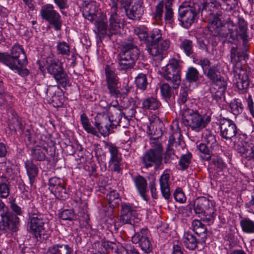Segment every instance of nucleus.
Listing matches in <instances>:
<instances>
[{"mask_svg":"<svg viewBox=\"0 0 254 254\" xmlns=\"http://www.w3.org/2000/svg\"><path fill=\"white\" fill-rule=\"evenodd\" d=\"M0 62L8 66L13 70H16L22 76H26L29 73L25 67L27 64L26 54L22 46L16 44L11 48L10 54L0 53Z\"/></svg>","mask_w":254,"mask_h":254,"instance_id":"1","label":"nucleus"},{"mask_svg":"<svg viewBox=\"0 0 254 254\" xmlns=\"http://www.w3.org/2000/svg\"><path fill=\"white\" fill-rule=\"evenodd\" d=\"M10 206L15 214L0 199V234L16 232L18 229L19 218L17 215H22V209L16 203H12Z\"/></svg>","mask_w":254,"mask_h":254,"instance_id":"2","label":"nucleus"},{"mask_svg":"<svg viewBox=\"0 0 254 254\" xmlns=\"http://www.w3.org/2000/svg\"><path fill=\"white\" fill-rule=\"evenodd\" d=\"M248 23L241 16L238 17V26L232 20H229L218 30V34L224 38H229L233 41L242 39L246 44L248 40Z\"/></svg>","mask_w":254,"mask_h":254,"instance_id":"3","label":"nucleus"},{"mask_svg":"<svg viewBox=\"0 0 254 254\" xmlns=\"http://www.w3.org/2000/svg\"><path fill=\"white\" fill-rule=\"evenodd\" d=\"M210 121L209 116H203L193 109L189 110L182 114V123L187 127L188 130L191 129L196 132L205 128Z\"/></svg>","mask_w":254,"mask_h":254,"instance_id":"4","label":"nucleus"},{"mask_svg":"<svg viewBox=\"0 0 254 254\" xmlns=\"http://www.w3.org/2000/svg\"><path fill=\"white\" fill-rule=\"evenodd\" d=\"M163 148L161 142L154 140L151 143V148L146 151L142 157V163L146 167L155 165V174H159L157 171L163 169Z\"/></svg>","mask_w":254,"mask_h":254,"instance_id":"5","label":"nucleus"},{"mask_svg":"<svg viewBox=\"0 0 254 254\" xmlns=\"http://www.w3.org/2000/svg\"><path fill=\"white\" fill-rule=\"evenodd\" d=\"M113 107L118 111L117 117L114 118L113 115L108 117L102 116L101 117H96L95 119L94 126L97 131L104 137L107 136L110 133V130L116 128L119 125L122 113L119 106L114 105Z\"/></svg>","mask_w":254,"mask_h":254,"instance_id":"6","label":"nucleus"},{"mask_svg":"<svg viewBox=\"0 0 254 254\" xmlns=\"http://www.w3.org/2000/svg\"><path fill=\"white\" fill-rule=\"evenodd\" d=\"M193 209L203 221L211 224L215 219L216 211L214 203L204 197L196 198L193 202Z\"/></svg>","mask_w":254,"mask_h":254,"instance_id":"7","label":"nucleus"},{"mask_svg":"<svg viewBox=\"0 0 254 254\" xmlns=\"http://www.w3.org/2000/svg\"><path fill=\"white\" fill-rule=\"evenodd\" d=\"M197 12L193 3L184 1L178 8V20L186 28L190 27L197 19Z\"/></svg>","mask_w":254,"mask_h":254,"instance_id":"8","label":"nucleus"},{"mask_svg":"<svg viewBox=\"0 0 254 254\" xmlns=\"http://www.w3.org/2000/svg\"><path fill=\"white\" fill-rule=\"evenodd\" d=\"M47 225L48 219L46 216L28 220V231L37 241L45 240L48 238L49 234L46 230Z\"/></svg>","mask_w":254,"mask_h":254,"instance_id":"9","label":"nucleus"},{"mask_svg":"<svg viewBox=\"0 0 254 254\" xmlns=\"http://www.w3.org/2000/svg\"><path fill=\"white\" fill-rule=\"evenodd\" d=\"M204 74L210 80L212 86L218 92L220 93V95L225 92L227 89V81L221 76L218 65H212Z\"/></svg>","mask_w":254,"mask_h":254,"instance_id":"10","label":"nucleus"},{"mask_svg":"<svg viewBox=\"0 0 254 254\" xmlns=\"http://www.w3.org/2000/svg\"><path fill=\"white\" fill-rule=\"evenodd\" d=\"M40 15L43 19L54 27L55 30L60 31L61 29L62 21L61 15L55 10L53 4L44 5L40 10Z\"/></svg>","mask_w":254,"mask_h":254,"instance_id":"11","label":"nucleus"},{"mask_svg":"<svg viewBox=\"0 0 254 254\" xmlns=\"http://www.w3.org/2000/svg\"><path fill=\"white\" fill-rule=\"evenodd\" d=\"M164 78L172 83L174 89H177L181 83V68L179 61L172 59L164 69Z\"/></svg>","mask_w":254,"mask_h":254,"instance_id":"12","label":"nucleus"},{"mask_svg":"<svg viewBox=\"0 0 254 254\" xmlns=\"http://www.w3.org/2000/svg\"><path fill=\"white\" fill-rule=\"evenodd\" d=\"M105 71L108 92L111 97L117 98L121 94L120 78L109 65L106 66Z\"/></svg>","mask_w":254,"mask_h":254,"instance_id":"13","label":"nucleus"},{"mask_svg":"<svg viewBox=\"0 0 254 254\" xmlns=\"http://www.w3.org/2000/svg\"><path fill=\"white\" fill-rule=\"evenodd\" d=\"M142 0H120L121 6L124 8L127 17L131 19L139 20L143 14Z\"/></svg>","mask_w":254,"mask_h":254,"instance_id":"14","label":"nucleus"},{"mask_svg":"<svg viewBox=\"0 0 254 254\" xmlns=\"http://www.w3.org/2000/svg\"><path fill=\"white\" fill-rule=\"evenodd\" d=\"M170 46V41L168 39H161L156 42H148L147 51L154 57H159L162 59L165 56Z\"/></svg>","mask_w":254,"mask_h":254,"instance_id":"15","label":"nucleus"},{"mask_svg":"<svg viewBox=\"0 0 254 254\" xmlns=\"http://www.w3.org/2000/svg\"><path fill=\"white\" fill-rule=\"evenodd\" d=\"M121 207V216L119 219L121 223L133 225L138 222V215L134 207L126 203H122Z\"/></svg>","mask_w":254,"mask_h":254,"instance_id":"16","label":"nucleus"},{"mask_svg":"<svg viewBox=\"0 0 254 254\" xmlns=\"http://www.w3.org/2000/svg\"><path fill=\"white\" fill-rule=\"evenodd\" d=\"M148 230L142 228L135 233L131 238L134 244H139L141 249L146 254H149L152 250V245L151 240L148 237Z\"/></svg>","mask_w":254,"mask_h":254,"instance_id":"17","label":"nucleus"},{"mask_svg":"<svg viewBox=\"0 0 254 254\" xmlns=\"http://www.w3.org/2000/svg\"><path fill=\"white\" fill-rule=\"evenodd\" d=\"M236 2V0H211L210 2L204 3L202 13L211 10V8H213V12H211V14H215L214 10H218L220 8L224 10H231Z\"/></svg>","mask_w":254,"mask_h":254,"instance_id":"18","label":"nucleus"},{"mask_svg":"<svg viewBox=\"0 0 254 254\" xmlns=\"http://www.w3.org/2000/svg\"><path fill=\"white\" fill-rule=\"evenodd\" d=\"M182 135L180 129L177 127L175 130H172L169 139V147L173 148L174 146L175 149H173L174 152H178L180 154H185L186 144L182 139Z\"/></svg>","mask_w":254,"mask_h":254,"instance_id":"19","label":"nucleus"},{"mask_svg":"<svg viewBox=\"0 0 254 254\" xmlns=\"http://www.w3.org/2000/svg\"><path fill=\"white\" fill-rule=\"evenodd\" d=\"M220 135L221 137L226 139H232L236 135L237 127L235 123L225 118L220 121Z\"/></svg>","mask_w":254,"mask_h":254,"instance_id":"20","label":"nucleus"},{"mask_svg":"<svg viewBox=\"0 0 254 254\" xmlns=\"http://www.w3.org/2000/svg\"><path fill=\"white\" fill-rule=\"evenodd\" d=\"M120 54L136 62L139 56V50L133 39L128 40L122 46Z\"/></svg>","mask_w":254,"mask_h":254,"instance_id":"21","label":"nucleus"},{"mask_svg":"<svg viewBox=\"0 0 254 254\" xmlns=\"http://www.w3.org/2000/svg\"><path fill=\"white\" fill-rule=\"evenodd\" d=\"M120 0H109V5L110 6V29L117 30L119 28L118 3Z\"/></svg>","mask_w":254,"mask_h":254,"instance_id":"22","label":"nucleus"},{"mask_svg":"<svg viewBox=\"0 0 254 254\" xmlns=\"http://www.w3.org/2000/svg\"><path fill=\"white\" fill-rule=\"evenodd\" d=\"M182 242L186 249L189 250H194L197 248L198 244L203 243L199 241V239L194 234L190 232H185L182 238Z\"/></svg>","mask_w":254,"mask_h":254,"instance_id":"23","label":"nucleus"},{"mask_svg":"<svg viewBox=\"0 0 254 254\" xmlns=\"http://www.w3.org/2000/svg\"><path fill=\"white\" fill-rule=\"evenodd\" d=\"M98 10V5L94 1H90L85 3L83 7L82 14L85 19L93 21L97 17Z\"/></svg>","mask_w":254,"mask_h":254,"instance_id":"24","label":"nucleus"},{"mask_svg":"<svg viewBox=\"0 0 254 254\" xmlns=\"http://www.w3.org/2000/svg\"><path fill=\"white\" fill-rule=\"evenodd\" d=\"M133 180L136 188L140 195L144 200L148 201L149 198L146 194L147 191L146 179L142 176H136Z\"/></svg>","mask_w":254,"mask_h":254,"instance_id":"25","label":"nucleus"},{"mask_svg":"<svg viewBox=\"0 0 254 254\" xmlns=\"http://www.w3.org/2000/svg\"><path fill=\"white\" fill-rule=\"evenodd\" d=\"M119 20V28L117 30H112L110 29V18H109V25L108 26L107 22L103 20L96 21L95 25L97 27L99 34L103 36L108 35L111 37L113 34H115L118 32L121 28V20Z\"/></svg>","mask_w":254,"mask_h":254,"instance_id":"26","label":"nucleus"},{"mask_svg":"<svg viewBox=\"0 0 254 254\" xmlns=\"http://www.w3.org/2000/svg\"><path fill=\"white\" fill-rule=\"evenodd\" d=\"M46 63L47 71L53 76L64 70L63 63L58 60L48 58Z\"/></svg>","mask_w":254,"mask_h":254,"instance_id":"27","label":"nucleus"},{"mask_svg":"<svg viewBox=\"0 0 254 254\" xmlns=\"http://www.w3.org/2000/svg\"><path fill=\"white\" fill-rule=\"evenodd\" d=\"M192 227L195 232L194 234L199 239V241L205 243L207 236V229L205 225L199 220H194L192 222Z\"/></svg>","mask_w":254,"mask_h":254,"instance_id":"28","label":"nucleus"},{"mask_svg":"<svg viewBox=\"0 0 254 254\" xmlns=\"http://www.w3.org/2000/svg\"><path fill=\"white\" fill-rule=\"evenodd\" d=\"M235 84L238 89L242 93L247 91L250 85L248 75L244 70L240 72L236 77Z\"/></svg>","mask_w":254,"mask_h":254,"instance_id":"29","label":"nucleus"},{"mask_svg":"<svg viewBox=\"0 0 254 254\" xmlns=\"http://www.w3.org/2000/svg\"><path fill=\"white\" fill-rule=\"evenodd\" d=\"M188 96V92L186 89L181 90L178 102L180 104L182 114L188 112L189 110L192 109L191 108L193 105Z\"/></svg>","mask_w":254,"mask_h":254,"instance_id":"30","label":"nucleus"},{"mask_svg":"<svg viewBox=\"0 0 254 254\" xmlns=\"http://www.w3.org/2000/svg\"><path fill=\"white\" fill-rule=\"evenodd\" d=\"M49 252L52 254H73V249L69 245L56 244L49 248Z\"/></svg>","mask_w":254,"mask_h":254,"instance_id":"31","label":"nucleus"},{"mask_svg":"<svg viewBox=\"0 0 254 254\" xmlns=\"http://www.w3.org/2000/svg\"><path fill=\"white\" fill-rule=\"evenodd\" d=\"M118 68L120 70H127L132 68L135 62L119 53L118 55Z\"/></svg>","mask_w":254,"mask_h":254,"instance_id":"32","label":"nucleus"},{"mask_svg":"<svg viewBox=\"0 0 254 254\" xmlns=\"http://www.w3.org/2000/svg\"><path fill=\"white\" fill-rule=\"evenodd\" d=\"M169 180V176H161L159 180L161 191L166 199H169L171 195Z\"/></svg>","mask_w":254,"mask_h":254,"instance_id":"33","label":"nucleus"},{"mask_svg":"<svg viewBox=\"0 0 254 254\" xmlns=\"http://www.w3.org/2000/svg\"><path fill=\"white\" fill-rule=\"evenodd\" d=\"M56 80L58 87L65 88L67 86H70L69 77L66 72L64 70L63 71L53 76Z\"/></svg>","mask_w":254,"mask_h":254,"instance_id":"34","label":"nucleus"},{"mask_svg":"<svg viewBox=\"0 0 254 254\" xmlns=\"http://www.w3.org/2000/svg\"><path fill=\"white\" fill-rule=\"evenodd\" d=\"M202 137L204 141L207 143V145H209L210 148L212 149L218 147L216 136L211 131L206 129L202 133Z\"/></svg>","mask_w":254,"mask_h":254,"instance_id":"35","label":"nucleus"},{"mask_svg":"<svg viewBox=\"0 0 254 254\" xmlns=\"http://www.w3.org/2000/svg\"><path fill=\"white\" fill-rule=\"evenodd\" d=\"M74 209L77 211V214L81 217H84L87 212V203L78 197L73 200L71 203Z\"/></svg>","mask_w":254,"mask_h":254,"instance_id":"36","label":"nucleus"},{"mask_svg":"<svg viewBox=\"0 0 254 254\" xmlns=\"http://www.w3.org/2000/svg\"><path fill=\"white\" fill-rule=\"evenodd\" d=\"M199 72L198 70L193 66L189 67L186 73V79L189 83H195L200 79Z\"/></svg>","mask_w":254,"mask_h":254,"instance_id":"37","label":"nucleus"},{"mask_svg":"<svg viewBox=\"0 0 254 254\" xmlns=\"http://www.w3.org/2000/svg\"><path fill=\"white\" fill-rule=\"evenodd\" d=\"M209 145L204 143H201L197 145V148L199 151L200 157L204 161H209L211 159L212 151L209 149Z\"/></svg>","mask_w":254,"mask_h":254,"instance_id":"38","label":"nucleus"},{"mask_svg":"<svg viewBox=\"0 0 254 254\" xmlns=\"http://www.w3.org/2000/svg\"><path fill=\"white\" fill-rule=\"evenodd\" d=\"M161 103L160 102L154 97H148L144 99L142 103V108L144 109L153 110H155L157 109Z\"/></svg>","mask_w":254,"mask_h":254,"instance_id":"39","label":"nucleus"},{"mask_svg":"<svg viewBox=\"0 0 254 254\" xmlns=\"http://www.w3.org/2000/svg\"><path fill=\"white\" fill-rule=\"evenodd\" d=\"M80 121L83 128L87 132L94 135H97L96 129L91 125L89 119L85 113H83L81 115Z\"/></svg>","mask_w":254,"mask_h":254,"instance_id":"40","label":"nucleus"},{"mask_svg":"<svg viewBox=\"0 0 254 254\" xmlns=\"http://www.w3.org/2000/svg\"><path fill=\"white\" fill-rule=\"evenodd\" d=\"M215 14H211L213 12V8H211V10L209 11H204V12H208V14L206 16L209 17V21L212 24H214L216 26H218L221 24V20L222 16V12L221 11L214 10Z\"/></svg>","mask_w":254,"mask_h":254,"instance_id":"41","label":"nucleus"},{"mask_svg":"<svg viewBox=\"0 0 254 254\" xmlns=\"http://www.w3.org/2000/svg\"><path fill=\"white\" fill-rule=\"evenodd\" d=\"M173 0H165V11L164 19L165 21L169 24L172 23L174 20V15L173 9L171 7Z\"/></svg>","mask_w":254,"mask_h":254,"instance_id":"42","label":"nucleus"},{"mask_svg":"<svg viewBox=\"0 0 254 254\" xmlns=\"http://www.w3.org/2000/svg\"><path fill=\"white\" fill-rule=\"evenodd\" d=\"M242 231L248 234L254 233V221L248 218H244L240 221Z\"/></svg>","mask_w":254,"mask_h":254,"instance_id":"43","label":"nucleus"},{"mask_svg":"<svg viewBox=\"0 0 254 254\" xmlns=\"http://www.w3.org/2000/svg\"><path fill=\"white\" fill-rule=\"evenodd\" d=\"M47 149L44 147H36L32 150V156L33 159L36 161H43L46 158V153Z\"/></svg>","mask_w":254,"mask_h":254,"instance_id":"44","label":"nucleus"},{"mask_svg":"<svg viewBox=\"0 0 254 254\" xmlns=\"http://www.w3.org/2000/svg\"><path fill=\"white\" fill-rule=\"evenodd\" d=\"M164 4L163 0L160 1L156 5L155 11L153 13V18L158 25L162 22Z\"/></svg>","mask_w":254,"mask_h":254,"instance_id":"45","label":"nucleus"},{"mask_svg":"<svg viewBox=\"0 0 254 254\" xmlns=\"http://www.w3.org/2000/svg\"><path fill=\"white\" fill-rule=\"evenodd\" d=\"M193 47L192 41L189 39L183 40L180 44L181 49L183 50L185 54L188 57H190L193 53Z\"/></svg>","mask_w":254,"mask_h":254,"instance_id":"46","label":"nucleus"},{"mask_svg":"<svg viewBox=\"0 0 254 254\" xmlns=\"http://www.w3.org/2000/svg\"><path fill=\"white\" fill-rule=\"evenodd\" d=\"M7 179L5 176H0V196L2 198H6L9 194V188L6 182Z\"/></svg>","mask_w":254,"mask_h":254,"instance_id":"47","label":"nucleus"},{"mask_svg":"<svg viewBox=\"0 0 254 254\" xmlns=\"http://www.w3.org/2000/svg\"><path fill=\"white\" fill-rule=\"evenodd\" d=\"M135 83L137 88L145 90L148 84L146 74L143 73H139L135 77Z\"/></svg>","mask_w":254,"mask_h":254,"instance_id":"48","label":"nucleus"},{"mask_svg":"<svg viewBox=\"0 0 254 254\" xmlns=\"http://www.w3.org/2000/svg\"><path fill=\"white\" fill-rule=\"evenodd\" d=\"M107 146L110 154L109 161L122 159V154L120 152L117 146L112 143H108Z\"/></svg>","mask_w":254,"mask_h":254,"instance_id":"49","label":"nucleus"},{"mask_svg":"<svg viewBox=\"0 0 254 254\" xmlns=\"http://www.w3.org/2000/svg\"><path fill=\"white\" fill-rule=\"evenodd\" d=\"M210 166L217 172L221 171L225 167V164L223 159L219 156H212V161L210 163Z\"/></svg>","mask_w":254,"mask_h":254,"instance_id":"50","label":"nucleus"},{"mask_svg":"<svg viewBox=\"0 0 254 254\" xmlns=\"http://www.w3.org/2000/svg\"><path fill=\"white\" fill-rule=\"evenodd\" d=\"M57 51L59 54L63 56H69L70 46L69 45L64 41H60L57 43Z\"/></svg>","mask_w":254,"mask_h":254,"instance_id":"51","label":"nucleus"},{"mask_svg":"<svg viewBox=\"0 0 254 254\" xmlns=\"http://www.w3.org/2000/svg\"><path fill=\"white\" fill-rule=\"evenodd\" d=\"M106 198L110 206L113 207H116L120 201L119 194L115 190L111 191L108 193Z\"/></svg>","mask_w":254,"mask_h":254,"instance_id":"52","label":"nucleus"},{"mask_svg":"<svg viewBox=\"0 0 254 254\" xmlns=\"http://www.w3.org/2000/svg\"><path fill=\"white\" fill-rule=\"evenodd\" d=\"M52 190H53V193L57 198L61 200H64L67 198L68 193L64 185H62V186L56 187L54 190V188H53Z\"/></svg>","mask_w":254,"mask_h":254,"instance_id":"53","label":"nucleus"},{"mask_svg":"<svg viewBox=\"0 0 254 254\" xmlns=\"http://www.w3.org/2000/svg\"><path fill=\"white\" fill-rule=\"evenodd\" d=\"M230 108L231 112L236 116L240 114L243 110L242 104L239 99L232 100L230 104Z\"/></svg>","mask_w":254,"mask_h":254,"instance_id":"54","label":"nucleus"},{"mask_svg":"<svg viewBox=\"0 0 254 254\" xmlns=\"http://www.w3.org/2000/svg\"><path fill=\"white\" fill-rule=\"evenodd\" d=\"M12 100V96L4 91V93H0V108L5 109L10 106L9 102Z\"/></svg>","mask_w":254,"mask_h":254,"instance_id":"55","label":"nucleus"},{"mask_svg":"<svg viewBox=\"0 0 254 254\" xmlns=\"http://www.w3.org/2000/svg\"><path fill=\"white\" fill-rule=\"evenodd\" d=\"M60 217L64 220L74 221L77 219L76 215L73 210L65 209L59 213Z\"/></svg>","mask_w":254,"mask_h":254,"instance_id":"56","label":"nucleus"},{"mask_svg":"<svg viewBox=\"0 0 254 254\" xmlns=\"http://www.w3.org/2000/svg\"><path fill=\"white\" fill-rule=\"evenodd\" d=\"M192 158L191 153L187 152L185 154L181 155V157L179 161V164L182 169L187 168L190 163Z\"/></svg>","mask_w":254,"mask_h":254,"instance_id":"57","label":"nucleus"},{"mask_svg":"<svg viewBox=\"0 0 254 254\" xmlns=\"http://www.w3.org/2000/svg\"><path fill=\"white\" fill-rule=\"evenodd\" d=\"M160 91L162 96L166 100L170 99L173 94V90L168 83H162L160 86Z\"/></svg>","mask_w":254,"mask_h":254,"instance_id":"58","label":"nucleus"},{"mask_svg":"<svg viewBox=\"0 0 254 254\" xmlns=\"http://www.w3.org/2000/svg\"><path fill=\"white\" fill-rule=\"evenodd\" d=\"M28 219L35 218L36 217H42L46 216L45 215L41 213L38 209L36 205L33 203L30 204V207L28 212Z\"/></svg>","mask_w":254,"mask_h":254,"instance_id":"59","label":"nucleus"},{"mask_svg":"<svg viewBox=\"0 0 254 254\" xmlns=\"http://www.w3.org/2000/svg\"><path fill=\"white\" fill-rule=\"evenodd\" d=\"M195 63L201 66L204 73H206L209 68L212 66L211 62L206 58H201L199 60L197 59L195 61Z\"/></svg>","mask_w":254,"mask_h":254,"instance_id":"60","label":"nucleus"},{"mask_svg":"<svg viewBox=\"0 0 254 254\" xmlns=\"http://www.w3.org/2000/svg\"><path fill=\"white\" fill-rule=\"evenodd\" d=\"M148 178L150 180L149 186L150 189L152 197L154 199H157L158 192L157 191V188L155 184L156 178L154 176H151L150 177L148 176Z\"/></svg>","mask_w":254,"mask_h":254,"instance_id":"61","label":"nucleus"},{"mask_svg":"<svg viewBox=\"0 0 254 254\" xmlns=\"http://www.w3.org/2000/svg\"><path fill=\"white\" fill-rule=\"evenodd\" d=\"M27 175H37L38 173L37 167L31 160H27L25 163Z\"/></svg>","mask_w":254,"mask_h":254,"instance_id":"62","label":"nucleus"},{"mask_svg":"<svg viewBox=\"0 0 254 254\" xmlns=\"http://www.w3.org/2000/svg\"><path fill=\"white\" fill-rule=\"evenodd\" d=\"M244 156L246 159V163L252 167H254V147L250 150H248L244 154Z\"/></svg>","mask_w":254,"mask_h":254,"instance_id":"63","label":"nucleus"},{"mask_svg":"<svg viewBox=\"0 0 254 254\" xmlns=\"http://www.w3.org/2000/svg\"><path fill=\"white\" fill-rule=\"evenodd\" d=\"M176 153L173 150V148L169 147V145L165 153L164 160L165 163H170L174 159Z\"/></svg>","mask_w":254,"mask_h":254,"instance_id":"64","label":"nucleus"}]
</instances>
